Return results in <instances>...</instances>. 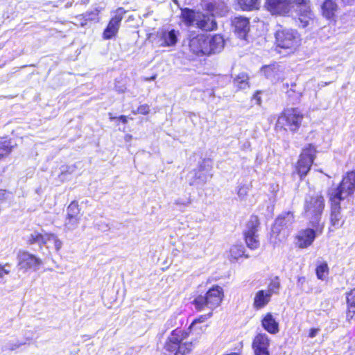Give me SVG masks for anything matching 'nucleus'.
Masks as SVG:
<instances>
[{
	"label": "nucleus",
	"instance_id": "nucleus-51",
	"mask_svg": "<svg viewBox=\"0 0 355 355\" xmlns=\"http://www.w3.org/2000/svg\"><path fill=\"white\" fill-rule=\"evenodd\" d=\"M343 1L345 2L346 3L351 4L354 0H343Z\"/></svg>",
	"mask_w": 355,
	"mask_h": 355
},
{
	"label": "nucleus",
	"instance_id": "nucleus-11",
	"mask_svg": "<svg viewBox=\"0 0 355 355\" xmlns=\"http://www.w3.org/2000/svg\"><path fill=\"white\" fill-rule=\"evenodd\" d=\"M294 222V216L293 213L287 211L280 214L275 220V224L272 227V234H282L284 238L288 234V228L291 226Z\"/></svg>",
	"mask_w": 355,
	"mask_h": 355
},
{
	"label": "nucleus",
	"instance_id": "nucleus-52",
	"mask_svg": "<svg viewBox=\"0 0 355 355\" xmlns=\"http://www.w3.org/2000/svg\"><path fill=\"white\" fill-rule=\"evenodd\" d=\"M294 91L293 90V89H291L290 91H288V94L289 96H292V94L291 93H293Z\"/></svg>",
	"mask_w": 355,
	"mask_h": 355
},
{
	"label": "nucleus",
	"instance_id": "nucleus-39",
	"mask_svg": "<svg viewBox=\"0 0 355 355\" xmlns=\"http://www.w3.org/2000/svg\"><path fill=\"white\" fill-rule=\"evenodd\" d=\"M347 302L348 306L355 307V288L347 293Z\"/></svg>",
	"mask_w": 355,
	"mask_h": 355
},
{
	"label": "nucleus",
	"instance_id": "nucleus-48",
	"mask_svg": "<svg viewBox=\"0 0 355 355\" xmlns=\"http://www.w3.org/2000/svg\"><path fill=\"white\" fill-rule=\"evenodd\" d=\"M119 119L122 121L123 123H126L128 120H127V117L125 116H120L119 117Z\"/></svg>",
	"mask_w": 355,
	"mask_h": 355
},
{
	"label": "nucleus",
	"instance_id": "nucleus-53",
	"mask_svg": "<svg viewBox=\"0 0 355 355\" xmlns=\"http://www.w3.org/2000/svg\"><path fill=\"white\" fill-rule=\"evenodd\" d=\"M27 341H30L31 340V338H26V339Z\"/></svg>",
	"mask_w": 355,
	"mask_h": 355
},
{
	"label": "nucleus",
	"instance_id": "nucleus-26",
	"mask_svg": "<svg viewBox=\"0 0 355 355\" xmlns=\"http://www.w3.org/2000/svg\"><path fill=\"white\" fill-rule=\"evenodd\" d=\"M207 11L209 12L214 17L215 15L223 16L227 12L228 9L224 1H214L206 5Z\"/></svg>",
	"mask_w": 355,
	"mask_h": 355
},
{
	"label": "nucleus",
	"instance_id": "nucleus-12",
	"mask_svg": "<svg viewBox=\"0 0 355 355\" xmlns=\"http://www.w3.org/2000/svg\"><path fill=\"white\" fill-rule=\"evenodd\" d=\"M189 49L196 55H210V49L207 48V35L204 34H191Z\"/></svg>",
	"mask_w": 355,
	"mask_h": 355
},
{
	"label": "nucleus",
	"instance_id": "nucleus-30",
	"mask_svg": "<svg viewBox=\"0 0 355 355\" xmlns=\"http://www.w3.org/2000/svg\"><path fill=\"white\" fill-rule=\"evenodd\" d=\"M239 5L243 10H252L258 9L260 5L259 0H239Z\"/></svg>",
	"mask_w": 355,
	"mask_h": 355
},
{
	"label": "nucleus",
	"instance_id": "nucleus-43",
	"mask_svg": "<svg viewBox=\"0 0 355 355\" xmlns=\"http://www.w3.org/2000/svg\"><path fill=\"white\" fill-rule=\"evenodd\" d=\"M354 314H355V307L349 306L348 311L347 313V320L352 319Z\"/></svg>",
	"mask_w": 355,
	"mask_h": 355
},
{
	"label": "nucleus",
	"instance_id": "nucleus-40",
	"mask_svg": "<svg viewBox=\"0 0 355 355\" xmlns=\"http://www.w3.org/2000/svg\"><path fill=\"white\" fill-rule=\"evenodd\" d=\"M10 267L9 263H6L3 265L0 264V279H3L5 275H9L10 270L8 268Z\"/></svg>",
	"mask_w": 355,
	"mask_h": 355
},
{
	"label": "nucleus",
	"instance_id": "nucleus-18",
	"mask_svg": "<svg viewBox=\"0 0 355 355\" xmlns=\"http://www.w3.org/2000/svg\"><path fill=\"white\" fill-rule=\"evenodd\" d=\"M330 200L331 202L330 216L331 227L334 229H338L340 227L343 223V222L341 221L342 216L340 206V200L337 198H330Z\"/></svg>",
	"mask_w": 355,
	"mask_h": 355
},
{
	"label": "nucleus",
	"instance_id": "nucleus-15",
	"mask_svg": "<svg viewBox=\"0 0 355 355\" xmlns=\"http://www.w3.org/2000/svg\"><path fill=\"white\" fill-rule=\"evenodd\" d=\"M266 7L272 15H284L290 11L291 8V1L266 0Z\"/></svg>",
	"mask_w": 355,
	"mask_h": 355
},
{
	"label": "nucleus",
	"instance_id": "nucleus-20",
	"mask_svg": "<svg viewBox=\"0 0 355 355\" xmlns=\"http://www.w3.org/2000/svg\"><path fill=\"white\" fill-rule=\"evenodd\" d=\"M315 238V231L311 229H306L298 234L296 244L300 248H306L312 244Z\"/></svg>",
	"mask_w": 355,
	"mask_h": 355
},
{
	"label": "nucleus",
	"instance_id": "nucleus-33",
	"mask_svg": "<svg viewBox=\"0 0 355 355\" xmlns=\"http://www.w3.org/2000/svg\"><path fill=\"white\" fill-rule=\"evenodd\" d=\"M67 216L68 217L80 218V209L78 207V202L76 201L71 202V204L67 207Z\"/></svg>",
	"mask_w": 355,
	"mask_h": 355
},
{
	"label": "nucleus",
	"instance_id": "nucleus-4",
	"mask_svg": "<svg viewBox=\"0 0 355 355\" xmlns=\"http://www.w3.org/2000/svg\"><path fill=\"white\" fill-rule=\"evenodd\" d=\"M302 119L303 115L298 109H286L278 117L276 129L295 132L301 125Z\"/></svg>",
	"mask_w": 355,
	"mask_h": 355
},
{
	"label": "nucleus",
	"instance_id": "nucleus-38",
	"mask_svg": "<svg viewBox=\"0 0 355 355\" xmlns=\"http://www.w3.org/2000/svg\"><path fill=\"white\" fill-rule=\"evenodd\" d=\"M47 243H53L56 251L60 250V249L62 248L61 241L58 239L54 234H49Z\"/></svg>",
	"mask_w": 355,
	"mask_h": 355
},
{
	"label": "nucleus",
	"instance_id": "nucleus-34",
	"mask_svg": "<svg viewBox=\"0 0 355 355\" xmlns=\"http://www.w3.org/2000/svg\"><path fill=\"white\" fill-rule=\"evenodd\" d=\"M329 272V268L327 263H322L316 268V275L318 279L324 280Z\"/></svg>",
	"mask_w": 355,
	"mask_h": 355
},
{
	"label": "nucleus",
	"instance_id": "nucleus-35",
	"mask_svg": "<svg viewBox=\"0 0 355 355\" xmlns=\"http://www.w3.org/2000/svg\"><path fill=\"white\" fill-rule=\"evenodd\" d=\"M212 315V311H210L209 313L206 315H200L199 318L195 319L189 326L190 330H196L197 324L200 323L205 322L208 318H211Z\"/></svg>",
	"mask_w": 355,
	"mask_h": 355
},
{
	"label": "nucleus",
	"instance_id": "nucleus-13",
	"mask_svg": "<svg viewBox=\"0 0 355 355\" xmlns=\"http://www.w3.org/2000/svg\"><path fill=\"white\" fill-rule=\"evenodd\" d=\"M124 12L123 9L121 8L116 10L115 15L112 17L104 30L103 36L105 40H110L116 35Z\"/></svg>",
	"mask_w": 355,
	"mask_h": 355
},
{
	"label": "nucleus",
	"instance_id": "nucleus-41",
	"mask_svg": "<svg viewBox=\"0 0 355 355\" xmlns=\"http://www.w3.org/2000/svg\"><path fill=\"white\" fill-rule=\"evenodd\" d=\"M150 112V107L147 104L140 105L136 112H134V114H141L144 115H146Z\"/></svg>",
	"mask_w": 355,
	"mask_h": 355
},
{
	"label": "nucleus",
	"instance_id": "nucleus-14",
	"mask_svg": "<svg viewBox=\"0 0 355 355\" xmlns=\"http://www.w3.org/2000/svg\"><path fill=\"white\" fill-rule=\"evenodd\" d=\"M259 223L257 218H252L248 223V230L245 232V243L248 247L254 250L259 246V240L257 234Z\"/></svg>",
	"mask_w": 355,
	"mask_h": 355
},
{
	"label": "nucleus",
	"instance_id": "nucleus-7",
	"mask_svg": "<svg viewBox=\"0 0 355 355\" xmlns=\"http://www.w3.org/2000/svg\"><path fill=\"white\" fill-rule=\"evenodd\" d=\"M355 191V171H351L343 177L339 186L329 191L330 198H339V200L345 199Z\"/></svg>",
	"mask_w": 355,
	"mask_h": 355
},
{
	"label": "nucleus",
	"instance_id": "nucleus-32",
	"mask_svg": "<svg viewBox=\"0 0 355 355\" xmlns=\"http://www.w3.org/2000/svg\"><path fill=\"white\" fill-rule=\"evenodd\" d=\"M26 344V342H20L19 340H9L6 343L3 347V351H14L19 349L22 345Z\"/></svg>",
	"mask_w": 355,
	"mask_h": 355
},
{
	"label": "nucleus",
	"instance_id": "nucleus-50",
	"mask_svg": "<svg viewBox=\"0 0 355 355\" xmlns=\"http://www.w3.org/2000/svg\"><path fill=\"white\" fill-rule=\"evenodd\" d=\"M156 76H157L156 75H154L150 78H146L145 80L146 81L154 80L156 78Z\"/></svg>",
	"mask_w": 355,
	"mask_h": 355
},
{
	"label": "nucleus",
	"instance_id": "nucleus-24",
	"mask_svg": "<svg viewBox=\"0 0 355 355\" xmlns=\"http://www.w3.org/2000/svg\"><path fill=\"white\" fill-rule=\"evenodd\" d=\"M271 295L270 292L265 290L257 291L254 297L253 306L255 309L259 310L265 307L270 301Z\"/></svg>",
	"mask_w": 355,
	"mask_h": 355
},
{
	"label": "nucleus",
	"instance_id": "nucleus-56",
	"mask_svg": "<svg viewBox=\"0 0 355 355\" xmlns=\"http://www.w3.org/2000/svg\"><path fill=\"white\" fill-rule=\"evenodd\" d=\"M1 48H2V46H1V45H0V49H1Z\"/></svg>",
	"mask_w": 355,
	"mask_h": 355
},
{
	"label": "nucleus",
	"instance_id": "nucleus-49",
	"mask_svg": "<svg viewBox=\"0 0 355 355\" xmlns=\"http://www.w3.org/2000/svg\"><path fill=\"white\" fill-rule=\"evenodd\" d=\"M293 3H295L296 5L302 3H304L306 1V0H293Z\"/></svg>",
	"mask_w": 355,
	"mask_h": 355
},
{
	"label": "nucleus",
	"instance_id": "nucleus-23",
	"mask_svg": "<svg viewBox=\"0 0 355 355\" xmlns=\"http://www.w3.org/2000/svg\"><path fill=\"white\" fill-rule=\"evenodd\" d=\"M297 12L299 13L300 17L299 19L302 24L303 27H306L309 25V21L310 19L313 18V13L311 10L310 6L308 5L307 2L297 4Z\"/></svg>",
	"mask_w": 355,
	"mask_h": 355
},
{
	"label": "nucleus",
	"instance_id": "nucleus-55",
	"mask_svg": "<svg viewBox=\"0 0 355 355\" xmlns=\"http://www.w3.org/2000/svg\"><path fill=\"white\" fill-rule=\"evenodd\" d=\"M115 119L114 117H112V116L110 117V119H111V120H113V119Z\"/></svg>",
	"mask_w": 355,
	"mask_h": 355
},
{
	"label": "nucleus",
	"instance_id": "nucleus-29",
	"mask_svg": "<svg viewBox=\"0 0 355 355\" xmlns=\"http://www.w3.org/2000/svg\"><path fill=\"white\" fill-rule=\"evenodd\" d=\"M245 248L242 245H234L230 250V257L231 260H238L240 257L245 256L246 258L248 255H245Z\"/></svg>",
	"mask_w": 355,
	"mask_h": 355
},
{
	"label": "nucleus",
	"instance_id": "nucleus-37",
	"mask_svg": "<svg viewBox=\"0 0 355 355\" xmlns=\"http://www.w3.org/2000/svg\"><path fill=\"white\" fill-rule=\"evenodd\" d=\"M280 287V282L277 277L275 279L272 280L268 286V289L266 290L267 292H270V295L272 296V294L277 293Z\"/></svg>",
	"mask_w": 355,
	"mask_h": 355
},
{
	"label": "nucleus",
	"instance_id": "nucleus-5",
	"mask_svg": "<svg viewBox=\"0 0 355 355\" xmlns=\"http://www.w3.org/2000/svg\"><path fill=\"white\" fill-rule=\"evenodd\" d=\"M186 336L187 334L183 336L180 330L173 331L165 344V349L168 352H175V355H185L189 353L192 349V343L190 342L182 343Z\"/></svg>",
	"mask_w": 355,
	"mask_h": 355
},
{
	"label": "nucleus",
	"instance_id": "nucleus-9",
	"mask_svg": "<svg viewBox=\"0 0 355 355\" xmlns=\"http://www.w3.org/2000/svg\"><path fill=\"white\" fill-rule=\"evenodd\" d=\"M211 166L209 160H203L199 166L189 174L190 185L204 184L212 178Z\"/></svg>",
	"mask_w": 355,
	"mask_h": 355
},
{
	"label": "nucleus",
	"instance_id": "nucleus-21",
	"mask_svg": "<svg viewBox=\"0 0 355 355\" xmlns=\"http://www.w3.org/2000/svg\"><path fill=\"white\" fill-rule=\"evenodd\" d=\"M263 73L266 77L272 81H277L282 78V67L277 64H273L265 66L262 69Z\"/></svg>",
	"mask_w": 355,
	"mask_h": 355
},
{
	"label": "nucleus",
	"instance_id": "nucleus-17",
	"mask_svg": "<svg viewBox=\"0 0 355 355\" xmlns=\"http://www.w3.org/2000/svg\"><path fill=\"white\" fill-rule=\"evenodd\" d=\"M178 32L175 30L162 29L157 32V42L160 46H173L178 42Z\"/></svg>",
	"mask_w": 355,
	"mask_h": 355
},
{
	"label": "nucleus",
	"instance_id": "nucleus-22",
	"mask_svg": "<svg viewBox=\"0 0 355 355\" xmlns=\"http://www.w3.org/2000/svg\"><path fill=\"white\" fill-rule=\"evenodd\" d=\"M261 325L266 331L272 334H276L279 331V323L270 313H268L263 316Z\"/></svg>",
	"mask_w": 355,
	"mask_h": 355
},
{
	"label": "nucleus",
	"instance_id": "nucleus-28",
	"mask_svg": "<svg viewBox=\"0 0 355 355\" xmlns=\"http://www.w3.org/2000/svg\"><path fill=\"white\" fill-rule=\"evenodd\" d=\"M49 234H42L37 232H34L30 234L27 239V243L28 245L38 244L39 245H45L47 243Z\"/></svg>",
	"mask_w": 355,
	"mask_h": 355
},
{
	"label": "nucleus",
	"instance_id": "nucleus-46",
	"mask_svg": "<svg viewBox=\"0 0 355 355\" xmlns=\"http://www.w3.org/2000/svg\"><path fill=\"white\" fill-rule=\"evenodd\" d=\"M306 279L304 277H299L297 278V286L300 287H302L303 284L305 283Z\"/></svg>",
	"mask_w": 355,
	"mask_h": 355
},
{
	"label": "nucleus",
	"instance_id": "nucleus-16",
	"mask_svg": "<svg viewBox=\"0 0 355 355\" xmlns=\"http://www.w3.org/2000/svg\"><path fill=\"white\" fill-rule=\"evenodd\" d=\"M270 339L266 334H257L253 340L252 348L255 355H270Z\"/></svg>",
	"mask_w": 355,
	"mask_h": 355
},
{
	"label": "nucleus",
	"instance_id": "nucleus-47",
	"mask_svg": "<svg viewBox=\"0 0 355 355\" xmlns=\"http://www.w3.org/2000/svg\"><path fill=\"white\" fill-rule=\"evenodd\" d=\"M259 93L257 92L254 95L253 98L256 101L257 105H261V97L259 96Z\"/></svg>",
	"mask_w": 355,
	"mask_h": 355
},
{
	"label": "nucleus",
	"instance_id": "nucleus-3",
	"mask_svg": "<svg viewBox=\"0 0 355 355\" xmlns=\"http://www.w3.org/2000/svg\"><path fill=\"white\" fill-rule=\"evenodd\" d=\"M223 290L218 286H213L206 293L205 295H199L193 301L195 307L198 311L205 309L207 307L212 311L214 309L220 306L223 298Z\"/></svg>",
	"mask_w": 355,
	"mask_h": 355
},
{
	"label": "nucleus",
	"instance_id": "nucleus-25",
	"mask_svg": "<svg viewBox=\"0 0 355 355\" xmlns=\"http://www.w3.org/2000/svg\"><path fill=\"white\" fill-rule=\"evenodd\" d=\"M338 9L337 3L333 0H325L321 6L322 16L327 19H334Z\"/></svg>",
	"mask_w": 355,
	"mask_h": 355
},
{
	"label": "nucleus",
	"instance_id": "nucleus-45",
	"mask_svg": "<svg viewBox=\"0 0 355 355\" xmlns=\"http://www.w3.org/2000/svg\"><path fill=\"white\" fill-rule=\"evenodd\" d=\"M4 151L6 154H8L11 151V148H8V146H3V148H0V157L4 155Z\"/></svg>",
	"mask_w": 355,
	"mask_h": 355
},
{
	"label": "nucleus",
	"instance_id": "nucleus-6",
	"mask_svg": "<svg viewBox=\"0 0 355 355\" xmlns=\"http://www.w3.org/2000/svg\"><path fill=\"white\" fill-rule=\"evenodd\" d=\"M275 36L277 47L293 51L300 45L299 35L294 30L280 26L276 31Z\"/></svg>",
	"mask_w": 355,
	"mask_h": 355
},
{
	"label": "nucleus",
	"instance_id": "nucleus-54",
	"mask_svg": "<svg viewBox=\"0 0 355 355\" xmlns=\"http://www.w3.org/2000/svg\"><path fill=\"white\" fill-rule=\"evenodd\" d=\"M295 84H292L291 85V87H295Z\"/></svg>",
	"mask_w": 355,
	"mask_h": 355
},
{
	"label": "nucleus",
	"instance_id": "nucleus-36",
	"mask_svg": "<svg viewBox=\"0 0 355 355\" xmlns=\"http://www.w3.org/2000/svg\"><path fill=\"white\" fill-rule=\"evenodd\" d=\"M80 219V218L67 216L65 220V227L70 230H74L77 227Z\"/></svg>",
	"mask_w": 355,
	"mask_h": 355
},
{
	"label": "nucleus",
	"instance_id": "nucleus-2",
	"mask_svg": "<svg viewBox=\"0 0 355 355\" xmlns=\"http://www.w3.org/2000/svg\"><path fill=\"white\" fill-rule=\"evenodd\" d=\"M182 17L187 26H196L205 31H212L216 28L214 17L211 15L194 12L189 9L182 10Z\"/></svg>",
	"mask_w": 355,
	"mask_h": 355
},
{
	"label": "nucleus",
	"instance_id": "nucleus-27",
	"mask_svg": "<svg viewBox=\"0 0 355 355\" xmlns=\"http://www.w3.org/2000/svg\"><path fill=\"white\" fill-rule=\"evenodd\" d=\"M207 48L210 49V54L220 52L224 47V40L220 35H215L210 37L207 35Z\"/></svg>",
	"mask_w": 355,
	"mask_h": 355
},
{
	"label": "nucleus",
	"instance_id": "nucleus-42",
	"mask_svg": "<svg viewBox=\"0 0 355 355\" xmlns=\"http://www.w3.org/2000/svg\"><path fill=\"white\" fill-rule=\"evenodd\" d=\"M248 192V187L245 186H241L239 188L237 194L239 198L243 199L247 196Z\"/></svg>",
	"mask_w": 355,
	"mask_h": 355
},
{
	"label": "nucleus",
	"instance_id": "nucleus-10",
	"mask_svg": "<svg viewBox=\"0 0 355 355\" xmlns=\"http://www.w3.org/2000/svg\"><path fill=\"white\" fill-rule=\"evenodd\" d=\"M18 267L19 270L26 272L28 270L36 271L42 263V260L35 255L24 250H19L17 254Z\"/></svg>",
	"mask_w": 355,
	"mask_h": 355
},
{
	"label": "nucleus",
	"instance_id": "nucleus-44",
	"mask_svg": "<svg viewBox=\"0 0 355 355\" xmlns=\"http://www.w3.org/2000/svg\"><path fill=\"white\" fill-rule=\"evenodd\" d=\"M320 329L318 328H312L309 331V336L311 338L315 337L317 334L319 333Z\"/></svg>",
	"mask_w": 355,
	"mask_h": 355
},
{
	"label": "nucleus",
	"instance_id": "nucleus-1",
	"mask_svg": "<svg viewBox=\"0 0 355 355\" xmlns=\"http://www.w3.org/2000/svg\"><path fill=\"white\" fill-rule=\"evenodd\" d=\"M324 208V199L320 193L307 195L304 200V214L313 226L318 224Z\"/></svg>",
	"mask_w": 355,
	"mask_h": 355
},
{
	"label": "nucleus",
	"instance_id": "nucleus-8",
	"mask_svg": "<svg viewBox=\"0 0 355 355\" xmlns=\"http://www.w3.org/2000/svg\"><path fill=\"white\" fill-rule=\"evenodd\" d=\"M315 148L311 144H309L303 148L296 166L297 173L301 178L304 177L309 171L315 157Z\"/></svg>",
	"mask_w": 355,
	"mask_h": 355
},
{
	"label": "nucleus",
	"instance_id": "nucleus-19",
	"mask_svg": "<svg viewBox=\"0 0 355 355\" xmlns=\"http://www.w3.org/2000/svg\"><path fill=\"white\" fill-rule=\"evenodd\" d=\"M234 32L240 38H245L250 30L249 20L246 17H237L232 21Z\"/></svg>",
	"mask_w": 355,
	"mask_h": 355
},
{
	"label": "nucleus",
	"instance_id": "nucleus-31",
	"mask_svg": "<svg viewBox=\"0 0 355 355\" xmlns=\"http://www.w3.org/2000/svg\"><path fill=\"white\" fill-rule=\"evenodd\" d=\"M248 76L245 73H240L234 80V84L239 89H245L249 87Z\"/></svg>",
	"mask_w": 355,
	"mask_h": 355
}]
</instances>
